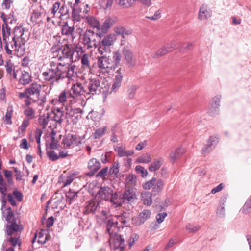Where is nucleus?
<instances>
[{
    "mask_svg": "<svg viewBox=\"0 0 251 251\" xmlns=\"http://www.w3.org/2000/svg\"><path fill=\"white\" fill-rule=\"evenodd\" d=\"M77 70L78 67L75 65H72L69 68L67 62L52 60L50 62L49 67L43 72L42 75L45 81L53 83L65 77L74 79L77 76Z\"/></svg>",
    "mask_w": 251,
    "mask_h": 251,
    "instance_id": "nucleus-1",
    "label": "nucleus"
},
{
    "mask_svg": "<svg viewBox=\"0 0 251 251\" xmlns=\"http://www.w3.org/2000/svg\"><path fill=\"white\" fill-rule=\"evenodd\" d=\"M78 70H77V72ZM74 81L69 91L68 92V99L70 110L69 115L74 125H76L78 122V108L77 107L78 100V75L74 79H70Z\"/></svg>",
    "mask_w": 251,
    "mask_h": 251,
    "instance_id": "nucleus-2",
    "label": "nucleus"
},
{
    "mask_svg": "<svg viewBox=\"0 0 251 251\" xmlns=\"http://www.w3.org/2000/svg\"><path fill=\"white\" fill-rule=\"evenodd\" d=\"M82 82H79V96L83 95L81 92L92 94H105L107 91V88L104 86V87L100 85V81L99 79H90L89 78L87 81L85 80L84 76H79Z\"/></svg>",
    "mask_w": 251,
    "mask_h": 251,
    "instance_id": "nucleus-3",
    "label": "nucleus"
},
{
    "mask_svg": "<svg viewBox=\"0 0 251 251\" xmlns=\"http://www.w3.org/2000/svg\"><path fill=\"white\" fill-rule=\"evenodd\" d=\"M24 32V28L22 26L15 27L12 41H10L11 49L15 52H20L21 54L24 51V45L27 39Z\"/></svg>",
    "mask_w": 251,
    "mask_h": 251,
    "instance_id": "nucleus-4",
    "label": "nucleus"
},
{
    "mask_svg": "<svg viewBox=\"0 0 251 251\" xmlns=\"http://www.w3.org/2000/svg\"><path fill=\"white\" fill-rule=\"evenodd\" d=\"M42 85L36 83H32L25 89L26 97L34 102L39 101V105H42L46 102V96L41 94Z\"/></svg>",
    "mask_w": 251,
    "mask_h": 251,
    "instance_id": "nucleus-5",
    "label": "nucleus"
},
{
    "mask_svg": "<svg viewBox=\"0 0 251 251\" xmlns=\"http://www.w3.org/2000/svg\"><path fill=\"white\" fill-rule=\"evenodd\" d=\"M164 185V182L163 180H157L155 177H153L151 180L142 184L143 188L145 190L151 189L152 194L154 195L160 193L162 190Z\"/></svg>",
    "mask_w": 251,
    "mask_h": 251,
    "instance_id": "nucleus-6",
    "label": "nucleus"
},
{
    "mask_svg": "<svg viewBox=\"0 0 251 251\" xmlns=\"http://www.w3.org/2000/svg\"><path fill=\"white\" fill-rule=\"evenodd\" d=\"M97 59L98 67L103 73H108L115 68V63L109 56H98Z\"/></svg>",
    "mask_w": 251,
    "mask_h": 251,
    "instance_id": "nucleus-7",
    "label": "nucleus"
},
{
    "mask_svg": "<svg viewBox=\"0 0 251 251\" xmlns=\"http://www.w3.org/2000/svg\"><path fill=\"white\" fill-rule=\"evenodd\" d=\"M115 40L116 38L113 34H107L104 36L100 42V46L98 48L99 53L102 55L104 52L110 53L111 50L109 47L114 44Z\"/></svg>",
    "mask_w": 251,
    "mask_h": 251,
    "instance_id": "nucleus-8",
    "label": "nucleus"
},
{
    "mask_svg": "<svg viewBox=\"0 0 251 251\" xmlns=\"http://www.w3.org/2000/svg\"><path fill=\"white\" fill-rule=\"evenodd\" d=\"M109 242L111 248L114 251H122L126 246L124 239L119 234L110 237Z\"/></svg>",
    "mask_w": 251,
    "mask_h": 251,
    "instance_id": "nucleus-9",
    "label": "nucleus"
},
{
    "mask_svg": "<svg viewBox=\"0 0 251 251\" xmlns=\"http://www.w3.org/2000/svg\"><path fill=\"white\" fill-rule=\"evenodd\" d=\"M95 37L96 34L94 32L90 30L86 31L83 35L82 38L83 48L89 49L93 46H96Z\"/></svg>",
    "mask_w": 251,
    "mask_h": 251,
    "instance_id": "nucleus-10",
    "label": "nucleus"
},
{
    "mask_svg": "<svg viewBox=\"0 0 251 251\" xmlns=\"http://www.w3.org/2000/svg\"><path fill=\"white\" fill-rule=\"evenodd\" d=\"M2 32L3 40L5 43V50L6 53L9 55L12 54V50L8 47L9 45H10V41L9 42L8 40L11 34V29L6 24L2 25Z\"/></svg>",
    "mask_w": 251,
    "mask_h": 251,
    "instance_id": "nucleus-11",
    "label": "nucleus"
},
{
    "mask_svg": "<svg viewBox=\"0 0 251 251\" xmlns=\"http://www.w3.org/2000/svg\"><path fill=\"white\" fill-rule=\"evenodd\" d=\"M72 50L69 48V46L66 45L63 47V49H60L58 50V54L59 56L55 58L54 61H59L63 63L64 62H67L68 64V60L70 56Z\"/></svg>",
    "mask_w": 251,
    "mask_h": 251,
    "instance_id": "nucleus-12",
    "label": "nucleus"
},
{
    "mask_svg": "<svg viewBox=\"0 0 251 251\" xmlns=\"http://www.w3.org/2000/svg\"><path fill=\"white\" fill-rule=\"evenodd\" d=\"M119 229L118 222L117 221H115L114 218H109L107 220L106 230L110 237L118 234Z\"/></svg>",
    "mask_w": 251,
    "mask_h": 251,
    "instance_id": "nucleus-13",
    "label": "nucleus"
},
{
    "mask_svg": "<svg viewBox=\"0 0 251 251\" xmlns=\"http://www.w3.org/2000/svg\"><path fill=\"white\" fill-rule=\"evenodd\" d=\"M123 73L124 70L121 68H119L116 71L110 93L117 92L118 89L121 87L123 77Z\"/></svg>",
    "mask_w": 251,
    "mask_h": 251,
    "instance_id": "nucleus-14",
    "label": "nucleus"
},
{
    "mask_svg": "<svg viewBox=\"0 0 251 251\" xmlns=\"http://www.w3.org/2000/svg\"><path fill=\"white\" fill-rule=\"evenodd\" d=\"M123 54L124 56L126 63L129 67L134 66L136 64V59L133 52L127 46H125L123 50Z\"/></svg>",
    "mask_w": 251,
    "mask_h": 251,
    "instance_id": "nucleus-15",
    "label": "nucleus"
},
{
    "mask_svg": "<svg viewBox=\"0 0 251 251\" xmlns=\"http://www.w3.org/2000/svg\"><path fill=\"white\" fill-rule=\"evenodd\" d=\"M49 114L51 121L59 124L62 123L64 116L63 107H54Z\"/></svg>",
    "mask_w": 251,
    "mask_h": 251,
    "instance_id": "nucleus-16",
    "label": "nucleus"
},
{
    "mask_svg": "<svg viewBox=\"0 0 251 251\" xmlns=\"http://www.w3.org/2000/svg\"><path fill=\"white\" fill-rule=\"evenodd\" d=\"M220 96H217L214 97L208 107L207 112L211 116L216 115L219 112V107L220 106Z\"/></svg>",
    "mask_w": 251,
    "mask_h": 251,
    "instance_id": "nucleus-17",
    "label": "nucleus"
},
{
    "mask_svg": "<svg viewBox=\"0 0 251 251\" xmlns=\"http://www.w3.org/2000/svg\"><path fill=\"white\" fill-rule=\"evenodd\" d=\"M212 14L211 9L205 4H202L200 8L198 18L201 21H203L210 18Z\"/></svg>",
    "mask_w": 251,
    "mask_h": 251,
    "instance_id": "nucleus-18",
    "label": "nucleus"
},
{
    "mask_svg": "<svg viewBox=\"0 0 251 251\" xmlns=\"http://www.w3.org/2000/svg\"><path fill=\"white\" fill-rule=\"evenodd\" d=\"M151 215V210L144 209L137 217L133 218V221L136 225L139 226L143 224L147 219H149Z\"/></svg>",
    "mask_w": 251,
    "mask_h": 251,
    "instance_id": "nucleus-19",
    "label": "nucleus"
},
{
    "mask_svg": "<svg viewBox=\"0 0 251 251\" xmlns=\"http://www.w3.org/2000/svg\"><path fill=\"white\" fill-rule=\"evenodd\" d=\"M122 195L124 202H133L137 199L135 190L133 188L126 189Z\"/></svg>",
    "mask_w": 251,
    "mask_h": 251,
    "instance_id": "nucleus-20",
    "label": "nucleus"
},
{
    "mask_svg": "<svg viewBox=\"0 0 251 251\" xmlns=\"http://www.w3.org/2000/svg\"><path fill=\"white\" fill-rule=\"evenodd\" d=\"M100 209V204L98 202H95L94 201H89L86 204L83 213L88 214L92 213L93 214L99 211Z\"/></svg>",
    "mask_w": 251,
    "mask_h": 251,
    "instance_id": "nucleus-21",
    "label": "nucleus"
},
{
    "mask_svg": "<svg viewBox=\"0 0 251 251\" xmlns=\"http://www.w3.org/2000/svg\"><path fill=\"white\" fill-rule=\"evenodd\" d=\"M90 57L88 53L83 54L81 58L79 57V59H81V68L85 71L83 73L84 75H86L87 73H89L90 71Z\"/></svg>",
    "mask_w": 251,
    "mask_h": 251,
    "instance_id": "nucleus-22",
    "label": "nucleus"
},
{
    "mask_svg": "<svg viewBox=\"0 0 251 251\" xmlns=\"http://www.w3.org/2000/svg\"><path fill=\"white\" fill-rule=\"evenodd\" d=\"M82 18L79 17V23L82 22V24L84 22H87L90 26H93L98 29H100V23L93 16H86L85 18L82 15Z\"/></svg>",
    "mask_w": 251,
    "mask_h": 251,
    "instance_id": "nucleus-23",
    "label": "nucleus"
},
{
    "mask_svg": "<svg viewBox=\"0 0 251 251\" xmlns=\"http://www.w3.org/2000/svg\"><path fill=\"white\" fill-rule=\"evenodd\" d=\"M113 193L112 190L108 186L102 187L98 192L99 197L106 201L109 200Z\"/></svg>",
    "mask_w": 251,
    "mask_h": 251,
    "instance_id": "nucleus-24",
    "label": "nucleus"
},
{
    "mask_svg": "<svg viewBox=\"0 0 251 251\" xmlns=\"http://www.w3.org/2000/svg\"><path fill=\"white\" fill-rule=\"evenodd\" d=\"M62 143L65 147L68 148L77 145V137L75 135L69 134L64 138Z\"/></svg>",
    "mask_w": 251,
    "mask_h": 251,
    "instance_id": "nucleus-25",
    "label": "nucleus"
},
{
    "mask_svg": "<svg viewBox=\"0 0 251 251\" xmlns=\"http://www.w3.org/2000/svg\"><path fill=\"white\" fill-rule=\"evenodd\" d=\"M218 142V139L216 137L211 136L207 141V145L202 149V151L204 153L209 152L214 148Z\"/></svg>",
    "mask_w": 251,
    "mask_h": 251,
    "instance_id": "nucleus-26",
    "label": "nucleus"
},
{
    "mask_svg": "<svg viewBox=\"0 0 251 251\" xmlns=\"http://www.w3.org/2000/svg\"><path fill=\"white\" fill-rule=\"evenodd\" d=\"M71 45L73 50H72L68 61L75 62L78 60V43L75 42L74 43L71 44Z\"/></svg>",
    "mask_w": 251,
    "mask_h": 251,
    "instance_id": "nucleus-27",
    "label": "nucleus"
},
{
    "mask_svg": "<svg viewBox=\"0 0 251 251\" xmlns=\"http://www.w3.org/2000/svg\"><path fill=\"white\" fill-rule=\"evenodd\" d=\"M67 99H68V92L64 90L59 94L56 100H52V103L54 105L60 104L61 107H63Z\"/></svg>",
    "mask_w": 251,
    "mask_h": 251,
    "instance_id": "nucleus-28",
    "label": "nucleus"
},
{
    "mask_svg": "<svg viewBox=\"0 0 251 251\" xmlns=\"http://www.w3.org/2000/svg\"><path fill=\"white\" fill-rule=\"evenodd\" d=\"M186 150L182 147L173 151L170 154V158L173 162L178 159L185 152Z\"/></svg>",
    "mask_w": 251,
    "mask_h": 251,
    "instance_id": "nucleus-29",
    "label": "nucleus"
},
{
    "mask_svg": "<svg viewBox=\"0 0 251 251\" xmlns=\"http://www.w3.org/2000/svg\"><path fill=\"white\" fill-rule=\"evenodd\" d=\"M74 30V28L73 27L69 26L67 22L65 23V24L62 26L61 29L62 34L68 36L71 35L72 44L74 43V42H75L74 41L75 37L73 34Z\"/></svg>",
    "mask_w": 251,
    "mask_h": 251,
    "instance_id": "nucleus-30",
    "label": "nucleus"
},
{
    "mask_svg": "<svg viewBox=\"0 0 251 251\" xmlns=\"http://www.w3.org/2000/svg\"><path fill=\"white\" fill-rule=\"evenodd\" d=\"M5 67L7 75L10 77H12L14 79H16L17 75L15 71V67L10 60L6 62Z\"/></svg>",
    "mask_w": 251,
    "mask_h": 251,
    "instance_id": "nucleus-31",
    "label": "nucleus"
},
{
    "mask_svg": "<svg viewBox=\"0 0 251 251\" xmlns=\"http://www.w3.org/2000/svg\"><path fill=\"white\" fill-rule=\"evenodd\" d=\"M109 200H110V202L115 204L116 206H120L122 205V203H124L122 195L117 193H112Z\"/></svg>",
    "mask_w": 251,
    "mask_h": 251,
    "instance_id": "nucleus-32",
    "label": "nucleus"
},
{
    "mask_svg": "<svg viewBox=\"0 0 251 251\" xmlns=\"http://www.w3.org/2000/svg\"><path fill=\"white\" fill-rule=\"evenodd\" d=\"M71 4V8L72 10L71 17L74 22L78 21V0H75V3Z\"/></svg>",
    "mask_w": 251,
    "mask_h": 251,
    "instance_id": "nucleus-33",
    "label": "nucleus"
},
{
    "mask_svg": "<svg viewBox=\"0 0 251 251\" xmlns=\"http://www.w3.org/2000/svg\"><path fill=\"white\" fill-rule=\"evenodd\" d=\"M151 196L152 194L150 192H143L141 194V201L145 205L150 206L152 202Z\"/></svg>",
    "mask_w": 251,
    "mask_h": 251,
    "instance_id": "nucleus-34",
    "label": "nucleus"
},
{
    "mask_svg": "<svg viewBox=\"0 0 251 251\" xmlns=\"http://www.w3.org/2000/svg\"><path fill=\"white\" fill-rule=\"evenodd\" d=\"M19 229V226L16 224V221L8 223L6 225V230L8 235H12L14 232H17Z\"/></svg>",
    "mask_w": 251,
    "mask_h": 251,
    "instance_id": "nucleus-35",
    "label": "nucleus"
},
{
    "mask_svg": "<svg viewBox=\"0 0 251 251\" xmlns=\"http://www.w3.org/2000/svg\"><path fill=\"white\" fill-rule=\"evenodd\" d=\"M2 215L5 217V220L8 223H11L12 221H16L14 218V215L11 207H8L4 211L2 212Z\"/></svg>",
    "mask_w": 251,
    "mask_h": 251,
    "instance_id": "nucleus-36",
    "label": "nucleus"
},
{
    "mask_svg": "<svg viewBox=\"0 0 251 251\" xmlns=\"http://www.w3.org/2000/svg\"><path fill=\"white\" fill-rule=\"evenodd\" d=\"M163 162V160L162 158H159L154 160L150 165L149 170L150 172H155L158 170Z\"/></svg>",
    "mask_w": 251,
    "mask_h": 251,
    "instance_id": "nucleus-37",
    "label": "nucleus"
},
{
    "mask_svg": "<svg viewBox=\"0 0 251 251\" xmlns=\"http://www.w3.org/2000/svg\"><path fill=\"white\" fill-rule=\"evenodd\" d=\"M7 192V183L4 181L2 174L0 171V193L1 196L6 197Z\"/></svg>",
    "mask_w": 251,
    "mask_h": 251,
    "instance_id": "nucleus-38",
    "label": "nucleus"
},
{
    "mask_svg": "<svg viewBox=\"0 0 251 251\" xmlns=\"http://www.w3.org/2000/svg\"><path fill=\"white\" fill-rule=\"evenodd\" d=\"M100 167V163L95 158L91 159L88 162V168L94 172L97 171Z\"/></svg>",
    "mask_w": 251,
    "mask_h": 251,
    "instance_id": "nucleus-39",
    "label": "nucleus"
},
{
    "mask_svg": "<svg viewBox=\"0 0 251 251\" xmlns=\"http://www.w3.org/2000/svg\"><path fill=\"white\" fill-rule=\"evenodd\" d=\"M114 24V21L111 18H106L103 23V25L100 26V30H101L103 33H106L113 25Z\"/></svg>",
    "mask_w": 251,
    "mask_h": 251,
    "instance_id": "nucleus-40",
    "label": "nucleus"
},
{
    "mask_svg": "<svg viewBox=\"0 0 251 251\" xmlns=\"http://www.w3.org/2000/svg\"><path fill=\"white\" fill-rule=\"evenodd\" d=\"M51 120V118L49 113H48L47 115H43L41 116L38 120L39 123L40 125L43 127V128H45L48 124V123Z\"/></svg>",
    "mask_w": 251,
    "mask_h": 251,
    "instance_id": "nucleus-41",
    "label": "nucleus"
},
{
    "mask_svg": "<svg viewBox=\"0 0 251 251\" xmlns=\"http://www.w3.org/2000/svg\"><path fill=\"white\" fill-rule=\"evenodd\" d=\"M151 160V158L149 153L143 154L137 158V162L140 163H148Z\"/></svg>",
    "mask_w": 251,
    "mask_h": 251,
    "instance_id": "nucleus-42",
    "label": "nucleus"
},
{
    "mask_svg": "<svg viewBox=\"0 0 251 251\" xmlns=\"http://www.w3.org/2000/svg\"><path fill=\"white\" fill-rule=\"evenodd\" d=\"M242 211L245 214L251 213V196L246 201L245 203L242 207Z\"/></svg>",
    "mask_w": 251,
    "mask_h": 251,
    "instance_id": "nucleus-43",
    "label": "nucleus"
},
{
    "mask_svg": "<svg viewBox=\"0 0 251 251\" xmlns=\"http://www.w3.org/2000/svg\"><path fill=\"white\" fill-rule=\"evenodd\" d=\"M30 76L28 73L24 72L20 79V83L23 85H26L29 83L30 81Z\"/></svg>",
    "mask_w": 251,
    "mask_h": 251,
    "instance_id": "nucleus-44",
    "label": "nucleus"
},
{
    "mask_svg": "<svg viewBox=\"0 0 251 251\" xmlns=\"http://www.w3.org/2000/svg\"><path fill=\"white\" fill-rule=\"evenodd\" d=\"M107 127L106 126L100 127L96 130L93 133V137L95 139H99L102 137L106 132Z\"/></svg>",
    "mask_w": 251,
    "mask_h": 251,
    "instance_id": "nucleus-45",
    "label": "nucleus"
},
{
    "mask_svg": "<svg viewBox=\"0 0 251 251\" xmlns=\"http://www.w3.org/2000/svg\"><path fill=\"white\" fill-rule=\"evenodd\" d=\"M119 172V163L118 162H115L110 168L109 173L111 175H113L115 177L117 176Z\"/></svg>",
    "mask_w": 251,
    "mask_h": 251,
    "instance_id": "nucleus-46",
    "label": "nucleus"
},
{
    "mask_svg": "<svg viewBox=\"0 0 251 251\" xmlns=\"http://www.w3.org/2000/svg\"><path fill=\"white\" fill-rule=\"evenodd\" d=\"M137 181L136 176L133 174L128 175L126 179V182L128 185H134Z\"/></svg>",
    "mask_w": 251,
    "mask_h": 251,
    "instance_id": "nucleus-47",
    "label": "nucleus"
},
{
    "mask_svg": "<svg viewBox=\"0 0 251 251\" xmlns=\"http://www.w3.org/2000/svg\"><path fill=\"white\" fill-rule=\"evenodd\" d=\"M13 114V109L12 107H8L7 112L6 113L5 117V121L6 123L7 124L11 125L12 123L11 121V118Z\"/></svg>",
    "mask_w": 251,
    "mask_h": 251,
    "instance_id": "nucleus-48",
    "label": "nucleus"
},
{
    "mask_svg": "<svg viewBox=\"0 0 251 251\" xmlns=\"http://www.w3.org/2000/svg\"><path fill=\"white\" fill-rule=\"evenodd\" d=\"M24 114L28 117L27 118H29V120L35 118V112L31 107H28L25 108L24 110Z\"/></svg>",
    "mask_w": 251,
    "mask_h": 251,
    "instance_id": "nucleus-49",
    "label": "nucleus"
},
{
    "mask_svg": "<svg viewBox=\"0 0 251 251\" xmlns=\"http://www.w3.org/2000/svg\"><path fill=\"white\" fill-rule=\"evenodd\" d=\"M136 171L137 173L141 174L143 177H147L148 175L147 170L140 165L136 167Z\"/></svg>",
    "mask_w": 251,
    "mask_h": 251,
    "instance_id": "nucleus-50",
    "label": "nucleus"
},
{
    "mask_svg": "<svg viewBox=\"0 0 251 251\" xmlns=\"http://www.w3.org/2000/svg\"><path fill=\"white\" fill-rule=\"evenodd\" d=\"M41 13L38 11H34L31 16V20L34 22L40 21Z\"/></svg>",
    "mask_w": 251,
    "mask_h": 251,
    "instance_id": "nucleus-51",
    "label": "nucleus"
},
{
    "mask_svg": "<svg viewBox=\"0 0 251 251\" xmlns=\"http://www.w3.org/2000/svg\"><path fill=\"white\" fill-rule=\"evenodd\" d=\"M133 3L131 0H120L119 2V4L123 8L130 7Z\"/></svg>",
    "mask_w": 251,
    "mask_h": 251,
    "instance_id": "nucleus-52",
    "label": "nucleus"
},
{
    "mask_svg": "<svg viewBox=\"0 0 251 251\" xmlns=\"http://www.w3.org/2000/svg\"><path fill=\"white\" fill-rule=\"evenodd\" d=\"M47 155L51 161H55L59 158L58 155L53 151H48Z\"/></svg>",
    "mask_w": 251,
    "mask_h": 251,
    "instance_id": "nucleus-53",
    "label": "nucleus"
},
{
    "mask_svg": "<svg viewBox=\"0 0 251 251\" xmlns=\"http://www.w3.org/2000/svg\"><path fill=\"white\" fill-rule=\"evenodd\" d=\"M168 52V51L164 46L163 48L159 49L157 50L155 54L153 56V57H159L166 54Z\"/></svg>",
    "mask_w": 251,
    "mask_h": 251,
    "instance_id": "nucleus-54",
    "label": "nucleus"
},
{
    "mask_svg": "<svg viewBox=\"0 0 251 251\" xmlns=\"http://www.w3.org/2000/svg\"><path fill=\"white\" fill-rule=\"evenodd\" d=\"M29 124V118H25L19 127V129L22 132H24L25 131L26 127Z\"/></svg>",
    "mask_w": 251,
    "mask_h": 251,
    "instance_id": "nucleus-55",
    "label": "nucleus"
},
{
    "mask_svg": "<svg viewBox=\"0 0 251 251\" xmlns=\"http://www.w3.org/2000/svg\"><path fill=\"white\" fill-rule=\"evenodd\" d=\"M77 175V173L75 172L71 173L68 176H67L66 180L64 181V186H66L70 184L73 181L74 177Z\"/></svg>",
    "mask_w": 251,
    "mask_h": 251,
    "instance_id": "nucleus-56",
    "label": "nucleus"
},
{
    "mask_svg": "<svg viewBox=\"0 0 251 251\" xmlns=\"http://www.w3.org/2000/svg\"><path fill=\"white\" fill-rule=\"evenodd\" d=\"M115 218L122 223H126L128 221L126 213H123L121 215L116 216Z\"/></svg>",
    "mask_w": 251,
    "mask_h": 251,
    "instance_id": "nucleus-57",
    "label": "nucleus"
},
{
    "mask_svg": "<svg viewBox=\"0 0 251 251\" xmlns=\"http://www.w3.org/2000/svg\"><path fill=\"white\" fill-rule=\"evenodd\" d=\"M113 58L114 60L113 62L115 63V67L119 64L121 61V55L118 51H115L113 53Z\"/></svg>",
    "mask_w": 251,
    "mask_h": 251,
    "instance_id": "nucleus-58",
    "label": "nucleus"
},
{
    "mask_svg": "<svg viewBox=\"0 0 251 251\" xmlns=\"http://www.w3.org/2000/svg\"><path fill=\"white\" fill-rule=\"evenodd\" d=\"M52 136V141L51 143L50 144V148L51 149H56L58 148L59 145L55 141L54 139V137H53L54 135H55V132L53 130L51 132Z\"/></svg>",
    "mask_w": 251,
    "mask_h": 251,
    "instance_id": "nucleus-59",
    "label": "nucleus"
},
{
    "mask_svg": "<svg viewBox=\"0 0 251 251\" xmlns=\"http://www.w3.org/2000/svg\"><path fill=\"white\" fill-rule=\"evenodd\" d=\"M137 90V87L135 85H131L128 89V94L130 98H134L136 91Z\"/></svg>",
    "mask_w": 251,
    "mask_h": 251,
    "instance_id": "nucleus-60",
    "label": "nucleus"
},
{
    "mask_svg": "<svg viewBox=\"0 0 251 251\" xmlns=\"http://www.w3.org/2000/svg\"><path fill=\"white\" fill-rule=\"evenodd\" d=\"M166 212H162L159 213L156 216V219L158 224H160L164 221L165 218L167 216Z\"/></svg>",
    "mask_w": 251,
    "mask_h": 251,
    "instance_id": "nucleus-61",
    "label": "nucleus"
},
{
    "mask_svg": "<svg viewBox=\"0 0 251 251\" xmlns=\"http://www.w3.org/2000/svg\"><path fill=\"white\" fill-rule=\"evenodd\" d=\"M8 241L11 243V244L14 247H16L17 245L20 246L21 243L18 237H11L8 239Z\"/></svg>",
    "mask_w": 251,
    "mask_h": 251,
    "instance_id": "nucleus-62",
    "label": "nucleus"
},
{
    "mask_svg": "<svg viewBox=\"0 0 251 251\" xmlns=\"http://www.w3.org/2000/svg\"><path fill=\"white\" fill-rule=\"evenodd\" d=\"M77 192L70 189L66 194V197L69 200L72 201L73 199L77 196Z\"/></svg>",
    "mask_w": 251,
    "mask_h": 251,
    "instance_id": "nucleus-63",
    "label": "nucleus"
},
{
    "mask_svg": "<svg viewBox=\"0 0 251 251\" xmlns=\"http://www.w3.org/2000/svg\"><path fill=\"white\" fill-rule=\"evenodd\" d=\"M216 214L218 217L221 218H223L225 216V207L223 203L222 205H220V207L217 209Z\"/></svg>",
    "mask_w": 251,
    "mask_h": 251,
    "instance_id": "nucleus-64",
    "label": "nucleus"
}]
</instances>
